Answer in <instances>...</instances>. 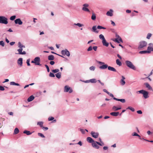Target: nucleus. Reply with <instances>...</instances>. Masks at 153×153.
I'll return each mask as SVG.
<instances>
[{
	"label": "nucleus",
	"mask_w": 153,
	"mask_h": 153,
	"mask_svg": "<svg viewBox=\"0 0 153 153\" xmlns=\"http://www.w3.org/2000/svg\"><path fill=\"white\" fill-rule=\"evenodd\" d=\"M132 135L133 136H138L139 137V138L140 139H141V138L140 137V136L138 134H137L136 132H134L132 134Z\"/></svg>",
	"instance_id": "7c9ffc66"
},
{
	"label": "nucleus",
	"mask_w": 153,
	"mask_h": 153,
	"mask_svg": "<svg viewBox=\"0 0 153 153\" xmlns=\"http://www.w3.org/2000/svg\"><path fill=\"white\" fill-rule=\"evenodd\" d=\"M111 24L113 26H115L116 25H115V22H113V21L111 20Z\"/></svg>",
	"instance_id": "69168bd1"
},
{
	"label": "nucleus",
	"mask_w": 153,
	"mask_h": 153,
	"mask_svg": "<svg viewBox=\"0 0 153 153\" xmlns=\"http://www.w3.org/2000/svg\"><path fill=\"white\" fill-rule=\"evenodd\" d=\"M49 76L50 77H55V75L54 74L51 72H50L49 74Z\"/></svg>",
	"instance_id": "3c124183"
},
{
	"label": "nucleus",
	"mask_w": 153,
	"mask_h": 153,
	"mask_svg": "<svg viewBox=\"0 0 153 153\" xmlns=\"http://www.w3.org/2000/svg\"><path fill=\"white\" fill-rule=\"evenodd\" d=\"M54 119V118L53 117H51L48 118V120L49 121H52Z\"/></svg>",
	"instance_id": "864d4df0"
},
{
	"label": "nucleus",
	"mask_w": 153,
	"mask_h": 153,
	"mask_svg": "<svg viewBox=\"0 0 153 153\" xmlns=\"http://www.w3.org/2000/svg\"><path fill=\"white\" fill-rule=\"evenodd\" d=\"M113 11L112 9H110L109 11H108L106 13L107 16H112L113 15Z\"/></svg>",
	"instance_id": "2eb2a0df"
},
{
	"label": "nucleus",
	"mask_w": 153,
	"mask_h": 153,
	"mask_svg": "<svg viewBox=\"0 0 153 153\" xmlns=\"http://www.w3.org/2000/svg\"><path fill=\"white\" fill-rule=\"evenodd\" d=\"M97 144L99 145H102L101 143L97 141H94V142L92 143V145L93 147L97 149H98L99 147Z\"/></svg>",
	"instance_id": "0eeeda50"
},
{
	"label": "nucleus",
	"mask_w": 153,
	"mask_h": 153,
	"mask_svg": "<svg viewBox=\"0 0 153 153\" xmlns=\"http://www.w3.org/2000/svg\"><path fill=\"white\" fill-rule=\"evenodd\" d=\"M119 101L122 103H124L126 102L125 100L124 99H119Z\"/></svg>",
	"instance_id": "5fc2aeb1"
},
{
	"label": "nucleus",
	"mask_w": 153,
	"mask_h": 153,
	"mask_svg": "<svg viewBox=\"0 0 153 153\" xmlns=\"http://www.w3.org/2000/svg\"><path fill=\"white\" fill-rule=\"evenodd\" d=\"M23 50V49L22 48H19L17 50V51H18V53H16V54H22V55H25L26 54V52L25 51H23L22 52Z\"/></svg>",
	"instance_id": "ddd939ff"
},
{
	"label": "nucleus",
	"mask_w": 153,
	"mask_h": 153,
	"mask_svg": "<svg viewBox=\"0 0 153 153\" xmlns=\"http://www.w3.org/2000/svg\"><path fill=\"white\" fill-rule=\"evenodd\" d=\"M19 130L18 128H16L14 129L13 134H17L19 133Z\"/></svg>",
	"instance_id": "f704fd0d"
},
{
	"label": "nucleus",
	"mask_w": 153,
	"mask_h": 153,
	"mask_svg": "<svg viewBox=\"0 0 153 153\" xmlns=\"http://www.w3.org/2000/svg\"><path fill=\"white\" fill-rule=\"evenodd\" d=\"M95 67L94 66H91L89 68V69L91 71H94L95 70Z\"/></svg>",
	"instance_id": "a18cd8bd"
},
{
	"label": "nucleus",
	"mask_w": 153,
	"mask_h": 153,
	"mask_svg": "<svg viewBox=\"0 0 153 153\" xmlns=\"http://www.w3.org/2000/svg\"><path fill=\"white\" fill-rule=\"evenodd\" d=\"M23 133L25 134H26L27 135H29L32 134V133L30 132V131L25 130L24 131Z\"/></svg>",
	"instance_id": "2f4dec72"
},
{
	"label": "nucleus",
	"mask_w": 153,
	"mask_h": 153,
	"mask_svg": "<svg viewBox=\"0 0 153 153\" xmlns=\"http://www.w3.org/2000/svg\"><path fill=\"white\" fill-rule=\"evenodd\" d=\"M42 128L43 129L44 131H46L48 130V128L47 127H44L43 126Z\"/></svg>",
	"instance_id": "e2e57ef3"
},
{
	"label": "nucleus",
	"mask_w": 153,
	"mask_h": 153,
	"mask_svg": "<svg viewBox=\"0 0 153 153\" xmlns=\"http://www.w3.org/2000/svg\"><path fill=\"white\" fill-rule=\"evenodd\" d=\"M64 92H68L69 93H71L72 92L73 90L72 89L69 87L68 85H66L64 87Z\"/></svg>",
	"instance_id": "9d476101"
},
{
	"label": "nucleus",
	"mask_w": 153,
	"mask_h": 153,
	"mask_svg": "<svg viewBox=\"0 0 153 153\" xmlns=\"http://www.w3.org/2000/svg\"><path fill=\"white\" fill-rule=\"evenodd\" d=\"M45 66L47 68V71L48 72H49L50 71V69H49V67L47 65H45Z\"/></svg>",
	"instance_id": "603ef678"
},
{
	"label": "nucleus",
	"mask_w": 153,
	"mask_h": 153,
	"mask_svg": "<svg viewBox=\"0 0 153 153\" xmlns=\"http://www.w3.org/2000/svg\"><path fill=\"white\" fill-rule=\"evenodd\" d=\"M97 28L96 26H93L92 28V31L95 33H98L99 32V31L97 30Z\"/></svg>",
	"instance_id": "412c9836"
},
{
	"label": "nucleus",
	"mask_w": 153,
	"mask_h": 153,
	"mask_svg": "<svg viewBox=\"0 0 153 153\" xmlns=\"http://www.w3.org/2000/svg\"><path fill=\"white\" fill-rule=\"evenodd\" d=\"M152 36V34L151 33H149L147 36L146 38L148 39H150L151 37Z\"/></svg>",
	"instance_id": "58836bf2"
},
{
	"label": "nucleus",
	"mask_w": 153,
	"mask_h": 153,
	"mask_svg": "<svg viewBox=\"0 0 153 153\" xmlns=\"http://www.w3.org/2000/svg\"><path fill=\"white\" fill-rule=\"evenodd\" d=\"M82 10L85 11L89 12V10L87 7H83L82 8Z\"/></svg>",
	"instance_id": "79ce46f5"
},
{
	"label": "nucleus",
	"mask_w": 153,
	"mask_h": 153,
	"mask_svg": "<svg viewBox=\"0 0 153 153\" xmlns=\"http://www.w3.org/2000/svg\"><path fill=\"white\" fill-rule=\"evenodd\" d=\"M27 65L28 66H30V59H27Z\"/></svg>",
	"instance_id": "4d7b16f0"
},
{
	"label": "nucleus",
	"mask_w": 153,
	"mask_h": 153,
	"mask_svg": "<svg viewBox=\"0 0 153 153\" xmlns=\"http://www.w3.org/2000/svg\"><path fill=\"white\" fill-rule=\"evenodd\" d=\"M121 108L120 107L117 108L116 106H113L112 108V109L113 111H117L121 109Z\"/></svg>",
	"instance_id": "5701e85b"
},
{
	"label": "nucleus",
	"mask_w": 153,
	"mask_h": 153,
	"mask_svg": "<svg viewBox=\"0 0 153 153\" xmlns=\"http://www.w3.org/2000/svg\"><path fill=\"white\" fill-rule=\"evenodd\" d=\"M102 43L104 46H105L106 47H108V46L109 43L106 42L105 39L102 40Z\"/></svg>",
	"instance_id": "a211bd4d"
},
{
	"label": "nucleus",
	"mask_w": 153,
	"mask_h": 153,
	"mask_svg": "<svg viewBox=\"0 0 153 153\" xmlns=\"http://www.w3.org/2000/svg\"><path fill=\"white\" fill-rule=\"evenodd\" d=\"M34 62H35V65H41L40 63V59L39 57H36L34 59Z\"/></svg>",
	"instance_id": "6e6552de"
},
{
	"label": "nucleus",
	"mask_w": 153,
	"mask_h": 153,
	"mask_svg": "<svg viewBox=\"0 0 153 153\" xmlns=\"http://www.w3.org/2000/svg\"><path fill=\"white\" fill-rule=\"evenodd\" d=\"M10 85H17V86H19V84L17 83H16L14 82H11L10 83Z\"/></svg>",
	"instance_id": "c85d7f7f"
},
{
	"label": "nucleus",
	"mask_w": 153,
	"mask_h": 153,
	"mask_svg": "<svg viewBox=\"0 0 153 153\" xmlns=\"http://www.w3.org/2000/svg\"><path fill=\"white\" fill-rule=\"evenodd\" d=\"M116 63L117 65L119 66H120L122 65V63L120 61L119 59H116Z\"/></svg>",
	"instance_id": "cd10ccee"
},
{
	"label": "nucleus",
	"mask_w": 153,
	"mask_h": 153,
	"mask_svg": "<svg viewBox=\"0 0 153 153\" xmlns=\"http://www.w3.org/2000/svg\"><path fill=\"white\" fill-rule=\"evenodd\" d=\"M48 59L49 60H53L54 59V56L53 55H49L48 56Z\"/></svg>",
	"instance_id": "a878e982"
},
{
	"label": "nucleus",
	"mask_w": 153,
	"mask_h": 153,
	"mask_svg": "<svg viewBox=\"0 0 153 153\" xmlns=\"http://www.w3.org/2000/svg\"><path fill=\"white\" fill-rule=\"evenodd\" d=\"M97 46H94L92 48V49H93V50L95 51H96L97 50Z\"/></svg>",
	"instance_id": "bf43d9fd"
},
{
	"label": "nucleus",
	"mask_w": 153,
	"mask_h": 153,
	"mask_svg": "<svg viewBox=\"0 0 153 153\" xmlns=\"http://www.w3.org/2000/svg\"><path fill=\"white\" fill-rule=\"evenodd\" d=\"M59 69H54V70H53L52 71L53 72V73H58L59 72Z\"/></svg>",
	"instance_id": "a19ab883"
},
{
	"label": "nucleus",
	"mask_w": 153,
	"mask_h": 153,
	"mask_svg": "<svg viewBox=\"0 0 153 153\" xmlns=\"http://www.w3.org/2000/svg\"><path fill=\"white\" fill-rule=\"evenodd\" d=\"M61 53L63 55H66L68 56H69L70 55V52L66 49L62 50L61 51Z\"/></svg>",
	"instance_id": "9b49d317"
},
{
	"label": "nucleus",
	"mask_w": 153,
	"mask_h": 153,
	"mask_svg": "<svg viewBox=\"0 0 153 153\" xmlns=\"http://www.w3.org/2000/svg\"><path fill=\"white\" fill-rule=\"evenodd\" d=\"M120 83L122 85H123L125 84L126 82L124 80H121Z\"/></svg>",
	"instance_id": "49530a36"
},
{
	"label": "nucleus",
	"mask_w": 153,
	"mask_h": 153,
	"mask_svg": "<svg viewBox=\"0 0 153 153\" xmlns=\"http://www.w3.org/2000/svg\"><path fill=\"white\" fill-rule=\"evenodd\" d=\"M91 19L92 20H94L96 19V16L95 14L93 13L92 15L91 16Z\"/></svg>",
	"instance_id": "ea45409f"
},
{
	"label": "nucleus",
	"mask_w": 153,
	"mask_h": 153,
	"mask_svg": "<svg viewBox=\"0 0 153 153\" xmlns=\"http://www.w3.org/2000/svg\"><path fill=\"white\" fill-rule=\"evenodd\" d=\"M108 70L113 72H116V69L113 67L108 66Z\"/></svg>",
	"instance_id": "6ab92c4d"
},
{
	"label": "nucleus",
	"mask_w": 153,
	"mask_h": 153,
	"mask_svg": "<svg viewBox=\"0 0 153 153\" xmlns=\"http://www.w3.org/2000/svg\"><path fill=\"white\" fill-rule=\"evenodd\" d=\"M43 122H42L39 121L37 123V124L39 125L41 128H42L43 127Z\"/></svg>",
	"instance_id": "72a5a7b5"
},
{
	"label": "nucleus",
	"mask_w": 153,
	"mask_h": 153,
	"mask_svg": "<svg viewBox=\"0 0 153 153\" xmlns=\"http://www.w3.org/2000/svg\"><path fill=\"white\" fill-rule=\"evenodd\" d=\"M8 22L7 21V19L4 16H0V23L7 24Z\"/></svg>",
	"instance_id": "20e7f679"
},
{
	"label": "nucleus",
	"mask_w": 153,
	"mask_h": 153,
	"mask_svg": "<svg viewBox=\"0 0 153 153\" xmlns=\"http://www.w3.org/2000/svg\"><path fill=\"white\" fill-rule=\"evenodd\" d=\"M126 109H129L133 112L134 111H135V110L134 108L131 107H128V108H127Z\"/></svg>",
	"instance_id": "37998d69"
},
{
	"label": "nucleus",
	"mask_w": 153,
	"mask_h": 153,
	"mask_svg": "<svg viewBox=\"0 0 153 153\" xmlns=\"http://www.w3.org/2000/svg\"><path fill=\"white\" fill-rule=\"evenodd\" d=\"M61 73L60 72H59L55 74L56 77L58 79H60L61 78Z\"/></svg>",
	"instance_id": "bb28decb"
},
{
	"label": "nucleus",
	"mask_w": 153,
	"mask_h": 153,
	"mask_svg": "<svg viewBox=\"0 0 153 153\" xmlns=\"http://www.w3.org/2000/svg\"><path fill=\"white\" fill-rule=\"evenodd\" d=\"M34 99V97L33 95H31L27 99V101L29 102L33 100Z\"/></svg>",
	"instance_id": "393cba45"
},
{
	"label": "nucleus",
	"mask_w": 153,
	"mask_h": 153,
	"mask_svg": "<svg viewBox=\"0 0 153 153\" xmlns=\"http://www.w3.org/2000/svg\"><path fill=\"white\" fill-rule=\"evenodd\" d=\"M147 51H149V53H150L151 51H153V44L152 43H149L148 44V46L147 48Z\"/></svg>",
	"instance_id": "1a4fd4ad"
},
{
	"label": "nucleus",
	"mask_w": 153,
	"mask_h": 153,
	"mask_svg": "<svg viewBox=\"0 0 153 153\" xmlns=\"http://www.w3.org/2000/svg\"><path fill=\"white\" fill-rule=\"evenodd\" d=\"M116 37L117 38L115 39L113 41L117 42L118 43H119L120 42H123V41L121 38L117 34H116Z\"/></svg>",
	"instance_id": "39448f33"
},
{
	"label": "nucleus",
	"mask_w": 153,
	"mask_h": 153,
	"mask_svg": "<svg viewBox=\"0 0 153 153\" xmlns=\"http://www.w3.org/2000/svg\"><path fill=\"white\" fill-rule=\"evenodd\" d=\"M99 37L100 39L103 40L105 39L104 36L102 34H100L99 36Z\"/></svg>",
	"instance_id": "e433bc0d"
},
{
	"label": "nucleus",
	"mask_w": 153,
	"mask_h": 153,
	"mask_svg": "<svg viewBox=\"0 0 153 153\" xmlns=\"http://www.w3.org/2000/svg\"><path fill=\"white\" fill-rule=\"evenodd\" d=\"M149 51H141L140 52H139V53L140 54H144L145 53H149Z\"/></svg>",
	"instance_id": "4c0bfd02"
},
{
	"label": "nucleus",
	"mask_w": 153,
	"mask_h": 153,
	"mask_svg": "<svg viewBox=\"0 0 153 153\" xmlns=\"http://www.w3.org/2000/svg\"><path fill=\"white\" fill-rule=\"evenodd\" d=\"M38 135L42 137V138H44L45 137V136H44V135L42 133H38Z\"/></svg>",
	"instance_id": "8fccbe9b"
},
{
	"label": "nucleus",
	"mask_w": 153,
	"mask_h": 153,
	"mask_svg": "<svg viewBox=\"0 0 153 153\" xmlns=\"http://www.w3.org/2000/svg\"><path fill=\"white\" fill-rule=\"evenodd\" d=\"M147 42L144 41L140 42L138 47L139 48H141L146 47L147 45Z\"/></svg>",
	"instance_id": "423d86ee"
},
{
	"label": "nucleus",
	"mask_w": 153,
	"mask_h": 153,
	"mask_svg": "<svg viewBox=\"0 0 153 153\" xmlns=\"http://www.w3.org/2000/svg\"><path fill=\"white\" fill-rule=\"evenodd\" d=\"M119 114V112H114L110 113L111 115L114 117H117L118 116Z\"/></svg>",
	"instance_id": "dca6fc26"
},
{
	"label": "nucleus",
	"mask_w": 153,
	"mask_h": 153,
	"mask_svg": "<svg viewBox=\"0 0 153 153\" xmlns=\"http://www.w3.org/2000/svg\"><path fill=\"white\" fill-rule=\"evenodd\" d=\"M18 47L19 48H22L23 49V48H25V46H24L23 45H22L20 42H18Z\"/></svg>",
	"instance_id": "c756f323"
},
{
	"label": "nucleus",
	"mask_w": 153,
	"mask_h": 153,
	"mask_svg": "<svg viewBox=\"0 0 153 153\" xmlns=\"http://www.w3.org/2000/svg\"><path fill=\"white\" fill-rule=\"evenodd\" d=\"M125 63L127 67L134 70H136V68L133 63L130 61L127 60L125 61Z\"/></svg>",
	"instance_id": "7ed1b4c3"
},
{
	"label": "nucleus",
	"mask_w": 153,
	"mask_h": 153,
	"mask_svg": "<svg viewBox=\"0 0 153 153\" xmlns=\"http://www.w3.org/2000/svg\"><path fill=\"white\" fill-rule=\"evenodd\" d=\"M87 141L89 143H92L94 142V140L91 137H88L87 138Z\"/></svg>",
	"instance_id": "aec40b11"
},
{
	"label": "nucleus",
	"mask_w": 153,
	"mask_h": 153,
	"mask_svg": "<svg viewBox=\"0 0 153 153\" xmlns=\"http://www.w3.org/2000/svg\"><path fill=\"white\" fill-rule=\"evenodd\" d=\"M103 91L104 92L107 93L108 95H109L111 97H114L113 95L112 94L108 92L106 89H103Z\"/></svg>",
	"instance_id": "b1692460"
},
{
	"label": "nucleus",
	"mask_w": 153,
	"mask_h": 153,
	"mask_svg": "<svg viewBox=\"0 0 153 153\" xmlns=\"http://www.w3.org/2000/svg\"><path fill=\"white\" fill-rule=\"evenodd\" d=\"M16 18V16H11L10 17V19L11 20L13 21V20H14Z\"/></svg>",
	"instance_id": "de8ad7c7"
},
{
	"label": "nucleus",
	"mask_w": 153,
	"mask_h": 153,
	"mask_svg": "<svg viewBox=\"0 0 153 153\" xmlns=\"http://www.w3.org/2000/svg\"><path fill=\"white\" fill-rule=\"evenodd\" d=\"M0 45L2 47H4V43L3 41H0Z\"/></svg>",
	"instance_id": "09e8293b"
},
{
	"label": "nucleus",
	"mask_w": 153,
	"mask_h": 153,
	"mask_svg": "<svg viewBox=\"0 0 153 153\" xmlns=\"http://www.w3.org/2000/svg\"><path fill=\"white\" fill-rule=\"evenodd\" d=\"M18 64L20 65V66H22V59L19 58L18 60Z\"/></svg>",
	"instance_id": "4be33fe9"
},
{
	"label": "nucleus",
	"mask_w": 153,
	"mask_h": 153,
	"mask_svg": "<svg viewBox=\"0 0 153 153\" xmlns=\"http://www.w3.org/2000/svg\"><path fill=\"white\" fill-rule=\"evenodd\" d=\"M88 6H89L88 4H85L83 5V7H88Z\"/></svg>",
	"instance_id": "680f3d73"
},
{
	"label": "nucleus",
	"mask_w": 153,
	"mask_h": 153,
	"mask_svg": "<svg viewBox=\"0 0 153 153\" xmlns=\"http://www.w3.org/2000/svg\"><path fill=\"white\" fill-rule=\"evenodd\" d=\"M97 28L98 29H106V28H105L104 27H102V26H100V25L98 26L97 27Z\"/></svg>",
	"instance_id": "c03bdc74"
},
{
	"label": "nucleus",
	"mask_w": 153,
	"mask_h": 153,
	"mask_svg": "<svg viewBox=\"0 0 153 153\" xmlns=\"http://www.w3.org/2000/svg\"><path fill=\"white\" fill-rule=\"evenodd\" d=\"M137 113L140 114H141L142 113V112L141 110H138L137 111Z\"/></svg>",
	"instance_id": "0e129e2a"
},
{
	"label": "nucleus",
	"mask_w": 153,
	"mask_h": 153,
	"mask_svg": "<svg viewBox=\"0 0 153 153\" xmlns=\"http://www.w3.org/2000/svg\"><path fill=\"white\" fill-rule=\"evenodd\" d=\"M77 144L79 145L80 146H81L82 145V142H81V141H79V142L77 143Z\"/></svg>",
	"instance_id": "774afa93"
},
{
	"label": "nucleus",
	"mask_w": 153,
	"mask_h": 153,
	"mask_svg": "<svg viewBox=\"0 0 153 153\" xmlns=\"http://www.w3.org/2000/svg\"><path fill=\"white\" fill-rule=\"evenodd\" d=\"M80 131L83 134H84L85 133V130L82 129H80Z\"/></svg>",
	"instance_id": "13d9d810"
},
{
	"label": "nucleus",
	"mask_w": 153,
	"mask_h": 153,
	"mask_svg": "<svg viewBox=\"0 0 153 153\" xmlns=\"http://www.w3.org/2000/svg\"><path fill=\"white\" fill-rule=\"evenodd\" d=\"M97 62L102 65L99 67V68L101 69H105L108 68V66L107 64H105V63L102 62L97 61Z\"/></svg>",
	"instance_id": "f03ea898"
},
{
	"label": "nucleus",
	"mask_w": 153,
	"mask_h": 153,
	"mask_svg": "<svg viewBox=\"0 0 153 153\" xmlns=\"http://www.w3.org/2000/svg\"><path fill=\"white\" fill-rule=\"evenodd\" d=\"M144 85H145L146 87L148 88V90H152V87L148 83H145Z\"/></svg>",
	"instance_id": "f3484780"
},
{
	"label": "nucleus",
	"mask_w": 153,
	"mask_h": 153,
	"mask_svg": "<svg viewBox=\"0 0 153 153\" xmlns=\"http://www.w3.org/2000/svg\"><path fill=\"white\" fill-rule=\"evenodd\" d=\"M139 93L140 94H142L143 95V97L145 99H147L149 97L148 96L149 93L144 90H142L138 91L137 92V93Z\"/></svg>",
	"instance_id": "f257e3e1"
},
{
	"label": "nucleus",
	"mask_w": 153,
	"mask_h": 153,
	"mask_svg": "<svg viewBox=\"0 0 153 153\" xmlns=\"http://www.w3.org/2000/svg\"><path fill=\"white\" fill-rule=\"evenodd\" d=\"M74 25H76L78 26L79 27H81L83 26V24H81L79 23H74Z\"/></svg>",
	"instance_id": "c9c22d12"
},
{
	"label": "nucleus",
	"mask_w": 153,
	"mask_h": 153,
	"mask_svg": "<svg viewBox=\"0 0 153 153\" xmlns=\"http://www.w3.org/2000/svg\"><path fill=\"white\" fill-rule=\"evenodd\" d=\"M91 134L92 136L95 138H97L99 135V134L98 132H95L93 131L91 132Z\"/></svg>",
	"instance_id": "f8f14e48"
},
{
	"label": "nucleus",
	"mask_w": 153,
	"mask_h": 153,
	"mask_svg": "<svg viewBox=\"0 0 153 153\" xmlns=\"http://www.w3.org/2000/svg\"><path fill=\"white\" fill-rule=\"evenodd\" d=\"M90 81L91 83H95L97 82V80L96 79L94 78L90 79Z\"/></svg>",
	"instance_id": "473e14b6"
},
{
	"label": "nucleus",
	"mask_w": 153,
	"mask_h": 153,
	"mask_svg": "<svg viewBox=\"0 0 153 153\" xmlns=\"http://www.w3.org/2000/svg\"><path fill=\"white\" fill-rule=\"evenodd\" d=\"M0 90L1 91H4V88L3 86L0 85Z\"/></svg>",
	"instance_id": "052dcab7"
},
{
	"label": "nucleus",
	"mask_w": 153,
	"mask_h": 153,
	"mask_svg": "<svg viewBox=\"0 0 153 153\" xmlns=\"http://www.w3.org/2000/svg\"><path fill=\"white\" fill-rule=\"evenodd\" d=\"M92 50V48L91 46H90L87 49V51H90Z\"/></svg>",
	"instance_id": "6e6d98bb"
},
{
	"label": "nucleus",
	"mask_w": 153,
	"mask_h": 153,
	"mask_svg": "<svg viewBox=\"0 0 153 153\" xmlns=\"http://www.w3.org/2000/svg\"><path fill=\"white\" fill-rule=\"evenodd\" d=\"M15 22L16 24H18L19 25H21L23 22L20 19H17L15 20Z\"/></svg>",
	"instance_id": "4468645a"
},
{
	"label": "nucleus",
	"mask_w": 153,
	"mask_h": 153,
	"mask_svg": "<svg viewBox=\"0 0 153 153\" xmlns=\"http://www.w3.org/2000/svg\"><path fill=\"white\" fill-rule=\"evenodd\" d=\"M50 63L51 65H53L54 64L55 62L53 61H50Z\"/></svg>",
	"instance_id": "338daca9"
}]
</instances>
